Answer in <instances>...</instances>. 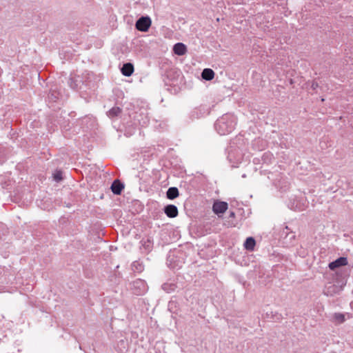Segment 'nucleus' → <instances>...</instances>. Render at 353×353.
<instances>
[{"label":"nucleus","instance_id":"nucleus-1","mask_svg":"<svg viewBox=\"0 0 353 353\" xmlns=\"http://www.w3.org/2000/svg\"><path fill=\"white\" fill-rule=\"evenodd\" d=\"M236 117L230 114L223 115L218 119L214 124L217 132L221 135H225L232 132L236 124Z\"/></svg>","mask_w":353,"mask_h":353},{"label":"nucleus","instance_id":"nucleus-2","mask_svg":"<svg viewBox=\"0 0 353 353\" xmlns=\"http://www.w3.org/2000/svg\"><path fill=\"white\" fill-rule=\"evenodd\" d=\"M343 290L341 285L334 284L332 283H328L325 285L323 289V294L327 296H333L336 294H339Z\"/></svg>","mask_w":353,"mask_h":353},{"label":"nucleus","instance_id":"nucleus-3","mask_svg":"<svg viewBox=\"0 0 353 353\" xmlns=\"http://www.w3.org/2000/svg\"><path fill=\"white\" fill-rule=\"evenodd\" d=\"M152 23L151 19L148 16L141 17L135 23L136 28L141 32H147Z\"/></svg>","mask_w":353,"mask_h":353},{"label":"nucleus","instance_id":"nucleus-4","mask_svg":"<svg viewBox=\"0 0 353 353\" xmlns=\"http://www.w3.org/2000/svg\"><path fill=\"white\" fill-rule=\"evenodd\" d=\"M144 112L145 110H140V112H137L135 116L134 117L136 123L139 124L142 127L147 125L148 123H149V118L148 117V114Z\"/></svg>","mask_w":353,"mask_h":353},{"label":"nucleus","instance_id":"nucleus-5","mask_svg":"<svg viewBox=\"0 0 353 353\" xmlns=\"http://www.w3.org/2000/svg\"><path fill=\"white\" fill-rule=\"evenodd\" d=\"M228 208V203L225 201H216L213 203L212 210L214 214L219 215V214H223L227 210Z\"/></svg>","mask_w":353,"mask_h":353},{"label":"nucleus","instance_id":"nucleus-6","mask_svg":"<svg viewBox=\"0 0 353 353\" xmlns=\"http://www.w3.org/2000/svg\"><path fill=\"white\" fill-rule=\"evenodd\" d=\"M284 234L285 236L283 237V243L286 245V246L293 245L296 236L294 232L289 231L288 227L286 226L285 230L283 231L282 235Z\"/></svg>","mask_w":353,"mask_h":353},{"label":"nucleus","instance_id":"nucleus-7","mask_svg":"<svg viewBox=\"0 0 353 353\" xmlns=\"http://www.w3.org/2000/svg\"><path fill=\"white\" fill-rule=\"evenodd\" d=\"M347 264V260L345 257H339L335 261L329 263V268L332 270H334L336 268L346 265Z\"/></svg>","mask_w":353,"mask_h":353},{"label":"nucleus","instance_id":"nucleus-8","mask_svg":"<svg viewBox=\"0 0 353 353\" xmlns=\"http://www.w3.org/2000/svg\"><path fill=\"white\" fill-rule=\"evenodd\" d=\"M165 214L170 218H174L178 216L179 211L178 208L174 205H167L164 207Z\"/></svg>","mask_w":353,"mask_h":353},{"label":"nucleus","instance_id":"nucleus-9","mask_svg":"<svg viewBox=\"0 0 353 353\" xmlns=\"http://www.w3.org/2000/svg\"><path fill=\"white\" fill-rule=\"evenodd\" d=\"M121 72L123 75L130 77L134 72V65L131 63H125L121 68Z\"/></svg>","mask_w":353,"mask_h":353},{"label":"nucleus","instance_id":"nucleus-10","mask_svg":"<svg viewBox=\"0 0 353 353\" xmlns=\"http://www.w3.org/2000/svg\"><path fill=\"white\" fill-rule=\"evenodd\" d=\"M112 192L117 195L121 194L123 189L124 188V185L119 180H114L111 185Z\"/></svg>","mask_w":353,"mask_h":353},{"label":"nucleus","instance_id":"nucleus-11","mask_svg":"<svg viewBox=\"0 0 353 353\" xmlns=\"http://www.w3.org/2000/svg\"><path fill=\"white\" fill-rule=\"evenodd\" d=\"M173 51L174 54L182 56L184 55L187 52V47L183 43H177L173 47Z\"/></svg>","mask_w":353,"mask_h":353},{"label":"nucleus","instance_id":"nucleus-12","mask_svg":"<svg viewBox=\"0 0 353 353\" xmlns=\"http://www.w3.org/2000/svg\"><path fill=\"white\" fill-rule=\"evenodd\" d=\"M179 195V190L176 187L169 188L166 192V196L168 199L173 200Z\"/></svg>","mask_w":353,"mask_h":353},{"label":"nucleus","instance_id":"nucleus-13","mask_svg":"<svg viewBox=\"0 0 353 353\" xmlns=\"http://www.w3.org/2000/svg\"><path fill=\"white\" fill-rule=\"evenodd\" d=\"M201 77L206 81L212 80L214 77V72L210 68H205L201 73Z\"/></svg>","mask_w":353,"mask_h":353},{"label":"nucleus","instance_id":"nucleus-14","mask_svg":"<svg viewBox=\"0 0 353 353\" xmlns=\"http://www.w3.org/2000/svg\"><path fill=\"white\" fill-rule=\"evenodd\" d=\"M256 245L255 239L253 237H248L244 242V248L248 251L254 250V246Z\"/></svg>","mask_w":353,"mask_h":353},{"label":"nucleus","instance_id":"nucleus-15","mask_svg":"<svg viewBox=\"0 0 353 353\" xmlns=\"http://www.w3.org/2000/svg\"><path fill=\"white\" fill-rule=\"evenodd\" d=\"M132 270L134 272H141L144 270L142 263L139 261H134L132 264Z\"/></svg>","mask_w":353,"mask_h":353},{"label":"nucleus","instance_id":"nucleus-16","mask_svg":"<svg viewBox=\"0 0 353 353\" xmlns=\"http://www.w3.org/2000/svg\"><path fill=\"white\" fill-rule=\"evenodd\" d=\"M121 112V110L119 107H114L108 111V115L109 117L113 118L114 117H117Z\"/></svg>","mask_w":353,"mask_h":353},{"label":"nucleus","instance_id":"nucleus-17","mask_svg":"<svg viewBox=\"0 0 353 353\" xmlns=\"http://www.w3.org/2000/svg\"><path fill=\"white\" fill-rule=\"evenodd\" d=\"M175 285L171 283H164L162 285V289L168 293H170L175 290Z\"/></svg>","mask_w":353,"mask_h":353},{"label":"nucleus","instance_id":"nucleus-18","mask_svg":"<svg viewBox=\"0 0 353 353\" xmlns=\"http://www.w3.org/2000/svg\"><path fill=\"white\" fill-rule=\"evenodd\" d=\"M334 319L339 323H342L345 321V316L341 313H335L334 314Z\"/></svg>","mask_w":353,"mask_h":353},{"label":"nucleus","instance_id":"nucleus-19","mask_svg":"<svg viewBox=\"0 0 353 353\" xmlns=\"http://www.w3.org/2000/svg\"><path fill=\"white\" fill-rule=\"evenodd\" d=\"M54 179L59 182L60 181H61L62 179V173L61 171H57L54 174Z\"/></svg>","mask_w":353,"mask_h":353},{"label":"nucleus","instance_id":"nucleus-20","mask_svg":"<svg viewBox=\"0 0 353 353\" xmlns=\"http://www.w3.org/2000/svg\"><path fill=\"white\" fill-rule=\"evenodd\" d=\"M143 245L147 251H150L152 248V242L150 240L148 239L146 241H144Z\"/></svg>","mask_w":353,"mask_h":353},{"label":"nucleus","instance_id":"nucleus-21","mask_svg":"<svg viewBox=\"0 0 353 353\" xmlns=\"http://www.w3.org/2000/svg\"><path fill=\"white\" fill-rule=\"evenodd\" d=\"M136 285H139L140 286H142L143 287V290L142 292H144L145 290V283L143 281L140 280V281H137L135 282H134V285L136 286Z\"/></svg>","mask_w":353,"mask_h":353},{"label":"nucleus","instance_id":"nucleus-22","mask_svg":"<svg viewBox=\"0 0 353 353\" xmlns=\"http://www.w3.org/2000/svg\"><path fill=\"white\" fill-rule=\"evenodd\" d=\"M68 83L72 89H75L77 87V84L74 82L73 79L70 78L68 81Z\"/></svg>","mask_w":353,"mask_h":353},{"label":"nucleus","instance_id":"nucleus-23","mask_svg":"<svg viewBox=\"0 0 353 353\" xmlns=\"http://www.w3.org/2000/svg\"><path fill=\"white\" fill-rule=\"evenodd\" d=\"M319 87L318 83L313 81L311 88L313 90H315Z\"/></svg>","mask_w":353,"mask_h":353},{"label":"nucleus","instance_id":"nucleus-24","mask_svg":"<svg viewBox=\"0 0 353 353\" xmlns=\"http://www.w3.org/2000/svg\"><path fill=\"white\" fill-rule=\"evenodd\" d=\"M49 97L52 98V99L53 100H56L57 99H58V96L55 95L53 92L50 94V96H49Z\"/></svg>","mask_w":353,"mask_h":353},{"label":"nucleus","instance_id":"nucleus-25","mask_svg":"<svg viewBox=\"0 0 353 353\" xmlns=\"http://www.w3.org/2000/svg\"><path fill=\"white\" fill-rule=\"evenodd\" d=\"M235 213L234 212H230V217H234Z\"/></svg>","mask_w":353,"mask_h":353},{"label":"nucleus","instance_id":"nucleus-26","mask_svg":"<svg viewBox=\"0 0 353 353\" xmlns=\"http://www.w3.org/2000/svg\"><path fill=\"white\" fill-rule=\"evenodd\" d=\"M3 161V159H0V163H1Z\"/></svg>","mask_w":353,"mask_h":353},{"label":"nucleus","instance_id":"nucleus-27","mask_svg":"<svg viewBox=\"0 0 353 353\" xmlns=\"http://www.w3.org/2000/svg\"><path fill=\"white\" fill-rule=\"evenodd\" d=\"M195 112H196V111H195V110H194V111H193V114H194ZM193 116L194 117V114H193Z\"/></svg>","mask_w":353,"mask_h":353}]
</instances>
